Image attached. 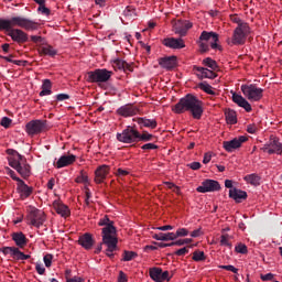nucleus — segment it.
<instances>
[{
	"label": "nucleus",
	"mask_w": 282,
	"mask_h": 282,
	"mask_svg": "<svg viewBox=\"0 0 282 282\" xmlns=\"http://www.w3.org/2000/svg\"><path fill=\"white\" fill-rule=\"evenodd\" d=\"M175 239L178 237H188V229L186 228H178L176 232L174 234Z\"/></svg>",
	"instance_id": "de8ad7c7"
},
{
	"label": "nucleus",
	"mask_w": 282,
	"mask_h": 282,
	"mask_svg": "<svg viewBox=\"0 0 282 282\" xmlns=\"http://www.w3.org/2000/svg\"><path fill=\"white\" fill-rule=\"evenodd\" d=\"M138 108H133V107H120L117 110V113H119V116H123V118H130L131 116H135V113H138Z\"/></svg>",
	"instance_id": "c756f323"
},
{
	"label": "nucleus",
	"mask_w": 282,
	"mask_h": 282,
	"mask_svg": "<svg viewBox=\"0 0 282 282\" xmlns=\"http://www.w3.org/2000/svg\"><path fill=\"white\" fill-rule=\"evenodd\" d=\"M199 89H202L203 91H205L206 94H209L212 96L215 94V91H213V86H210L206 83L199 84Z\"/></svg>",
	"instance_id": "37998d69"
},
{
	"label": "nucleus",
	"mask_w": 282,
	"mask_h": 282,
	"mask_svg": "<svg viewBox=\"0 0 282 282\" xmlns=\"http://www.w3.org/2000/svg\"><path fill=\"white\" fill-rule=\"evenodd\" d=\"M66 282H85V279L80 276L66 278Z\"/></svg>",
	"instance_id": "69168bd1"
},
{
	"label": "nucleus",
	"mask_w": 282,
	"mask_h": 282,
	"mask_svg": "<svg viewBox=\"0 0 282 282\" xmlns=\"http://www.w3.org/2000/svg\"><path fill=\"white\" fill-rule=\"evenodd\" d=\"M113 75V72L107 68H97L87 73L88 83H107L109 78Z\"/></svg>",
	"instance_id": "39448f33"
},
{
	"label": "nucleus",
	"mask_w": 282,
	"mask_h": 282,
	"mask_svg": "<svg viewBox=\"0 0 282 282\" xmlns=\"http://www.w3.org/2000/svg\"><path fill=\"white\" fill-rule=\"evenodd\" d=\"M104 246H107L106 254L109 257V259H113L116 250H118V237L110 238L108 242L102 239Z\"/></svg>",
	"instance_id": "412c9836"
},
{
	"label": "nucleus",
	"mask_w": 282,
	"mask_h": 282,
	"mask_svg": "<svg viewBox=\"0 0 282 282\" xmlns=\"http://www.w3.org/2000/svg\"><path fill=\"white\" fill-rule=\"evenodd\" d=\"M41 54H43L44 56H51L52 58H54V56L58 54V51H56L54 46L46 44L41 47Z\"/></svg>",
	"instance_id": "72a5a7b5"
},
{
	"label": "nucleus",
	"mask_w": 282,
	"mask_h": 282,
	"mask_svg": "<svg viewBox=\"0 0 282 282\" xmlns=\"http://www.w3.org/2000/svg\"><path fill=\"white\" fill-rule=\"evenodd\" d=\"M25 131L28 135H39V133L47 131V121L39 119L31 120L26 123Z\"/></svg>",
	"instance_id": "0eeeda50"
},
{
	"label": "nucleus",
	"mask_w": 282,
	"mask_h": 282,
	"mask_svg": "<svg viewBox=\"0 0 282 282\" xmlns=\"http://www.w3.org/2000/svg\"><path fill=\"white\" fill-rule=\"evenodd\" d=\"M230 236H228V234L223 235L220 237V246H226L227 248H232V243H230V241H228Z\"/></svg>",
	"instance_id": "a18cd8bd"
},
{
	"label": "nucleus",
	"mask_w": 282,
	"mask_h": 282,
	"mask_svg": "<svg viewBox=\"0 0 282 282\" xmlns=\"http://www.w3.org/2000/svg\"><path fill=\"white\" fill-rule=\"evenodd\" d=\"M188 169H192V171H199L202 169V163L199 162H192L187 164Z\"/></svg>",
	"instance_id": "bf43d9fd"
},
{
	"label": "nucleus",
	"mask_w": 282,
	"mask_h": 282,
	"mask_svg": "<svg viewBox=\"0 0 282 282\" xmlns=\"http://www.w3.org/2000/svg\"><path fill=\"white\" fill-rule=\"evenodd\" d=\"M241 91L250 102H259L263 98V88H259L256 85H242Z\"/></svg>",
	"instance_id": "423d86ee"
},
{
	"label": "nucleus",
	"mask_w": 282,
	"mask_h": 282,
	"mask_svg": "<svg viewBox=\"0 0 282 282\" xmlns=\"http://www.w3.org/2000/svg\"><path fill=\"white\" fill-rule=\"evenodd\" d=\"M78 243L85 250H91V248H94V243H96V240H94V237L91 236V234L86 232L79 236Z\"/></svg>",
	"instance_id": "aec40b11"
},
{
	"label": "nucleus",
	"mask_w": 282,
	"mask_h": 282,
	"mask_svg": "<svg viewBox=\"0 0 282 282\" xmlns=\"http://www.w3.org/2000/svg\"><path fill=\"white\" fill-rule=\"evenodd\" d=\"M140 129H158V121L154 119H147V117L137 119Z\"/></svg>",
	"instance_id": "a878e982"
},
{
	"label": "nucleus",
	"mask_w": 282,
	"mask_h": 282,
	"mask_svg": "<svg viewBox=\"0 0 282 282\" xmlns=\"http://www.w3.org/2000/svg\"><path fill=\"white\" fill-rule=\"evenodd\" d=\"M248 141V137L240 135L239 138H235L230 141H224L223 142V149L227 151V153H232V151L237 149H241V145L243 142Z\"/></svg>",
	"instance_id": "ddd939ff"
},
{
	"label": "nucleus",
	"mask_w": 282,
	"mask_h": 282,
	"mask_svg": "<svg viewBox=\"0 0 282 282\" xmlns=\"http://www.w3.org/2000/svg\"><path fill=\"white\" fill-rule=\"evenodd\" d=\"M53 208L56 210L57 215H61V217H69L70 215L69 207L58 200L53 202Z\"/></svg>",
	"instance_id": "393cba45"
},
{
	"label": "nucleus",
	"mask_w": 282,
	"mask_h": 282,
	"mask_svg": "<svg viewBox=\"0 0 282 282\" xmlns=\"http://www.w3.org/2000/svg\"><path fill=\"white\" fill-rule=\"evenodd\" d=\"M229 197L231 199H235V202H241V199H248V193L245 191L238 189L237 187H234L229 189Z\"/></svg>",
	"instance_id": "cd10ccee"
},
{
	"label": "nucleus",
	"mask_w": 282,
	"mask_h": 282,
	"mask_svg": "<svg viewBox=\"0 0 282 282\" xmlns=\"http://www.w3.org/2000/svg\"><path fill=\"white\" fill-rule=\"evenodd\" d=\"M75 182L77 184H87V182H89V175L87 174V172H85V170H82Z\"/></svg>",
	"instance_id": "4c0bfd02"
},
{
	"label": "nucleus",
	"mask_w": 282,
	"mask_h": 282,
	"mask_svg": "<svg viewBox=\"0 0 282 282\" xmlns=\"http://www.w3.org/2000/svg\"><path fill=\"white\" fill-rule=\"evenodd\" d=\"M115 175L117 177H127V175H129V171L123 169H117V171L115 172Z\"/></svg>",
	"instance_id": "4d7b16f0"
},
{
	"label": "nucleus",
	"mask_w": 282,
	"mask_h": 282,
	"mask_svg": "<svg viewBox=\"0 0 282 282\" xmlns=\"http://www.w3.org/2000/svg\"><path fill=\"white\" fill-rule=\"evenodd\" d=\"M1 127H4V129H8L10 128V126L12 124V119L8 118V117H3L1 119V122H0Z\"/></svg>",
	"instance_id": "5fc2aeb1"
},
{
	"label": "nucleus",
	"mask_w": 282,
	"mask_h": 282,
	"mask_svg": "<svg viewBox=\"0 0 282 282\" xmlns=\"http://www.w3.org/2000/svg\"><path fill=\"white\" fill-rule=\"evenodd\" d=\"M110 171L111 167L109 165L98 166L95 171V184H105Z\"/></svg>",
	"instance_id": "f3484780"
},
{
	"label": "nucleus",
	"mask_w": 282,
	"mask_h": 282,
	"mask_svg": "<svg viewBox=\"0 0 282 282\" xmlns=\"http://www.w3.org/2000/svg\"><path fill=\"white\" fill-rule=\"evenodd\" d=\"M260 279L261 281H272V279H274V274L273 273L261 274Z\"/></svg>",
	"instance_id": "e2e57ef3"
},
{
	"label": "nucleus",
	"mask_w": 282,
	"mask_h": 282,
	"mask_svg": "<svg viewBox=\"0 0 282 282\" xmlns=\"http://www.w3.org/2000/svg\"><path fill=\"white\" fill-rule=\"evenodd\" d=\"M135 257H138V253L134 251H123V261H132Z\"/></svg>",
	"instance_id": "c03bdc74"
},
{
	"label": "nucleus",
	"mask_w": 282,
	"mask_h": 282,
	"mask_svg": "<svg viewBox=\"0 0 282 282\" xmlns=\"http://www.w3.org/2000/svg\"><path fill=\"white\" fill-rule=\"evenodd\" d=\"M98 226H105L101 229V237L105 240L106 243H109L111 238H116L117 230L116 226H113V220L109 219V216H104L99 223Z\"/></svg>",
	"instance_id": "20e7f679"
},
{
	"label": "nucleus",
	"mask_w": 282,
	"mask_h": 282,
	"mask_svg": "<svg viewBox=\"0 0 282 282\" xmlns=\"http://www.w3.org/2000/svg\"><path fill=\"white\" fill-rule=\"evenodd\" d=\"M261 151L269 155H282V143L279 142V138L271 135L269 141L261 148Z\"/></svg>",
	"instance_id": "1a4fd4ad"
},
{
	"label": "nucleus",
	"mask_w": 282,
	"mask_h": 282,
	"mask_svg": "<svg viewBox=\"0 0 282 282\" xmlns=\"http://www.w3.org/2000/svg\"><path fill=\"white\" fill-rule=\"evenodd\" d=\"M35 270H36L37 274H45V267H43V264H41V263H36Z\"/></svg>",
	"instance_id": "0e129e2a"
},
{
	"label": "nucleus",
	"mask_w": 282,
	"mask_h": 282,
	"mask_svg": "<svg viewBox=\"0 0 282 282\" xmlns=\"http://www.w3.org/2000/svg\"><path fill=\"white\" fill-rule=\"evenodd\" d=\"M18 191H19L22 199H28V197H30V195H32L34 188L28 186V184H25L24 181H20V183H18Z\"/></svg>",
	"instance_id": "bb28decb"
},
{
	"label": "nucleus",
	"mask_w": 282,
	"mask_h": 282,
	"mask_svg": "<svg viewBox=\"0 0 282 282\" xmlns=\"http://www.w3.org/2000/svg\"><path fill=\"white\" fill-rule=\"evenodd\" d=\"M150 276H151L152 281L161 282V280H162V269H160V268L150 269Z\"/></svg>",
	"instance_id": "e433bc0d"
},
{
	"label": "nucleus",
	"mask_w": 282,
	"mask_h": 282,
	"mask_svg": "<svg viewBox=\"0 0 282 282\" xmlns=\"http://www.w3.org/2000/svg\"><path fill=\"white\" fill-rule=\"evenodd\" d=\"M203 65L208 68L194 66V72H198L197 76L198 78H210L212 80L215 79L217 76V69H219V66L217 65V62L210 57H207L203 59Z\"/></svg>",
	"instance_id": "f03ea898"
},
{
	"label": "nucleus",
	"mask_w": 282,
	"mask_h": 282,
	"mask_svg": "<svg viewBox=\"0 0 282 282\" xmlns=\"http://www.w3.org/2000/svg\"><path fill=\"white\" fill-rule=\"evenodd\" d=\"M243 180L247 184H251V186H261V176H259V174H248Z\"/></svg>",
	"instance_id": "2f4dec72"
},
{
	"label": "nucleus",
	"mask_w": 282,
	"mask_h": 282,
	"mask_svg": "<svg viewBox=\"0 0 282 282\" xmlns=\"http://www.w3.org/2000/svg\"><path fill=\"white\" fill-rule=\"evenodd\" d=\"M123 15H124V17H130V18L135 17V8H134V7H131V6L127 7V8L123 10Z\"/></svg>",
	"instance_id": "49530a36"
},
{
	"label": "nucleus",
	"mask_w": 282,
	"mask_h": 282,
	"mask_svg": "<svg viewBox=\"0 0 282 282\" xmlns=\"http://www.w3.org/2000/svg\"><path fill=\"white\" fill-rule=\"evenodd\" d=\"M197 193H215L221 191V185L215 180L207 178L196 188Z\"/></svg>",
	"instance_id": "f8f14e48"
},
{
	"label": "nucleus",
	"mask_w": 282,
	"mask_h": 282,
	"mask_svg": "<svg viewBox=\"0 0 282 282\" xmlns=\"http://www.w3.org/2000/svg\"><path fill=\"white\" fill-rule=\"evenodd\" d=\"M12 240L18 248H25V246H28V238L25 237L24 232H13Z\"/></svg>",
	"instance_id": "c85d7f7f"
},
{
	"label": "nucleus",
	"mask_w": 282,
	"mask_h": 282,
	"mask_svg": "<svg viewBox=\"0 0 282 282\" xmlns=\"http://www.w3.org/2000/svg\"><path fill=\"white\" fill-rule=\"evenodd\" d=\"M14 28H22L28 32H34V30H39V23L23 17H12L8 20L0 19V30H6V32H9L8 36H10L12 41L19 44L28 43V41H30L28 33L21 29Z\"/></svg>",
	"instance_id": "f257e3e1"
},
{
	"label": "nucleus",
	"mask_w": 282,
	"mask_h": 282,
	"mask_svg": "<svg viewBox=\"0 0 282 282\" xmlns=\"http://www.w3.org/2000/svg\"><path fill=\"white\" fill-rule=\"evenodd\" d=\"M250 34V25L240 24L234 30L232 37L227 39L228 45H245Z\"/></svg>",
	"instance_id": "7ed1b4c3"
},
{
	"label": "nucleus",
	"mask_w": 282,
	"mask_h": 282,
	"mask_svg": "<svg viewBox=\"0 0 282 282\" xmlns=\"http://www.w3.org/2000/svg\"><path fill=\"white\" fill-rule=\"evenodd\" d=\"M225 120L227 124H237V111L226 108L225 109Z\"/></svg>",
	"instance_id": "7c9ffc66"
},
{
	"label": "nucleus",
	"mask_w": 282,
	"mask_h": 282,
	"mask_svg": "<svg viewBox=\"0 0 282 282\" xmlns=\"http://www.w3.org/2000/svg\"><path fill=\"white\" fill-rule=\"evenodd\" d=\"M143 151H151L158 149V145L155 143H145L141 147Z\"/></svg>",
	"instance_id": "13d9d810"
},
{
	"label": "nucleus",
	"mask_w": 282,
	"mask_h": 282,
	"mask_svg": "<svg viewBox=\"0 0 282 282\" xmlns=\"http://www.w3.org/2000/svg\"><path fill=\"white\" fill-rule=\"evenodd\" d=\"M176 257H185V254H188V247L181 248L174 252Z\"/></svg>",
	"instance_id": "6e6d98bb"
},
{
	"label": "nucleus",
	"mask_w": 282,
	"mask_h": 282,
	"mask_svg": "<svg viewBox=\"0 0 282 282\" xmlns=\"http://www.w3.org/2000/svg\"><path fill=\"white\" fill-rule=\"evenodd\" d=\"M235 250L238 254H248V247L245 243H238Z\"/></svg>",
	"instance_id": "79ce46f5"
},
{
	"label": "nucleus",
	"mask_w": 282,
	"mask_h": 282,
	"mask_svg": "<svg viewBox=\"0 0 282 282\" xmlns=\"http://www.w3.org/2000/svg\"><path fill=\"white\" fill-rule=\"evenodd\" d=\"M124 63H127V62L123 61V59H116L113 62L115 67H117V69H123L124 68Z\"/></svg>",
	"instance_id": "680f3d73"
},
{
	"label": "nucleus",
	"mask_w": 282,
	"mask_h": 282,
	"mask_svg": "<svg viewBox=\"0 0 282 282\" xmlns=\"http://www.w3.org/2000/svg\"><path fill=\"white\" fill-rule=\"evenodd\" d=\"M173 28L175 34H178L182 37L188 34V31L191 30V28H193V23L188 20H178L177 22H175Z\"/></svg>",
	"instance_id": "dca6fc26"
},
{
	"label": "nucleus",
	"mask_w": 282,
	"mask_h": 282,
	"mask_svg": "<svg viewBox=\"0 0 282 282\" xmlns=\"http://www.w3.org/2000/svg\"><path fill=\"white\" fill-rule=\"evenodd\" d=\"M31 41L32 43H43V41H45V39H43V36L41 35H31Z\"/></svg>",
	"instance_id": "052dcab7"
},
{
	"label": "nucleus",
	"mask_w": 282,
	"mask_h": 282,
	"mask_svg": "<svg viewBox=\"0 0 282 282\" xmlns=\"http://www.w3.org/2000/svg\"><path fill=\"white\" fill-rule=\"evenodd\" d=\"M153 140V134L143 131L142 133L139 132L138 142H151Z\"/></svg>",
	"instance_id": "58836bf2"
},
{
	"label": "nucleus",
	"mask_w": 282,
	"mask_h": 282,
	"mask_svg": "<svg viewBox=\"0 0 282 282\" xmlns=\"http://www.w3.org/2000/svg\"><path fill=\"white\" fill-rule=\"evenodd\" d=\"M52 94V80L44 79L42 84V91L40 96H50Z\"/></svg>",
	"instance_id": "c9c22d12"
},
{
	"label": "nucleus",
	"mask_w": 282,
	"mask_h": 282,
	"mask_svg": "<svg viewBox=\"0 0 282 282\" xmlns=\"http://www.w3.org/2000/svg\"><path fill=\"white\" fill-rule=\"evenodd\" d=\"M138 138H140V132L132 127H128L121 133H117L118 142H123V144H133V142H138Z\"/></svg>",
	"instance_id": "6e6552de"
},
{
	"label": "nucleus",
	"mask_w": 282,
	"mask_h": 282,
	"mask_svg": "<svg viewBox=\"0 0 282 282\" xmlns=\"http://www.w3.org/2000/svg\"><path fill=\"white\" fill-rule=\"evenodd\" d=\"M218 268H220V270H227L228 272H234V274H237V272H239V269L235 268V265L232 264L219 265Z\"/></svg>",
	"instance_id": "3c124183"
},
{
	"label": "nucleus",
	"mask_w": 282,
	"mask_h": 282,
	"mask_svg": "<svg viewBox=\"0 0 282 282\" xmlns=\"http://www.w3.org/2000/svg\"><path fill=\"white\" fill-rule=\"evenodd\" d=\"M247 131H248L249 133H251V134H254V133H257L258 128H257L256 124H249V126H247Z\"/></svg>",
	"instance_id": "338daca9"
},
{
	"label": "nucleus",
	"mask_w": 282,
	"mask_h": 282,
	"mask_svg": "<svg viewBox=\"0 0 282 282\" xmlns=\"http://www.w3.org/2000/svg\"><path fill=\"white\" fill-rule=\"evenodd\" d=\"M153 239H156V241H175V232H160L155 234L153 236Z\"/></svg>",
	"instance_id": "473e14b6"
},
{
	"label": "nucleus",
	"mask_w": 282,
	"mask_h": 282,
	"mask_svg": "<svg viewBox=\"0 0 282 282\" xmlns=\"http://www.w3.org/2000/svg\"><path fill=\"white\" fill-rule=\"evenodd\" d=\"M37 12H41V14H44V17H50L52 14V11L50 10V8L45 7V4L39 7Z\"/></svg>",
	"instance_id": "8fccbe9b"
},
{
	"label": "nucleus",
	"mask_w": 282,
	"mask_h": 282,
	"mask_svg": "<svg viewBox=\"0 0 282 282\" xmlns=\"http://www.w3.org/2000/svg\"><path fill=\"white\" fill-rule=\"evenodd\" d=\"M199 41H210L212 50H221V46L217 44L219 42V34L216 32L203 31Z\"/></svg>",
	"instance_id": "4468645a"
},
{
	"label": "nucleus",
	"mask_w": 282,
	"mask_h": 282,
	"mask_svg": "<svg viewBox=\"0 0 282 282\" xmlns=\"http://www.w3.org/2000/svg\"><path fill=\"white\" fill-rule=\"evenodd\" d=\"M53 260H54V256L51 253L45 254L43 258V261H44L46 268H52Z\"/></svg>",
	"instance_id": "09e8293b"
},
{
	"label": "nucleus",
	"mask_w": 282,
	"mask_h": 282,
	"mask_svg": "<svg viewBox=\"0 0 282 282\" xmlns=\"http://www.w3.org/2000/svg\"><path fill=\"white\" fill-rule=\"evenodd\" d=\"M192 259L196 262L206 261V254L204 253V251H194Z\"/></svg>",
	"instance_id": "ea45409f"
},
{
	"label": "nucleus",
	"mask_w": 282,
	"mask_h": 282,
	"mask_svg": "<svg viewBox=\"0 0 282 282\" xmlns=\"http://www.w3.org/2000/svg\"><path fill=\"white\" fill-rule=\"evenodd\" d=\"M127 274L122 271L119 272L118 282H127Z\"/></svg>",
	"instance_id": "774afa93"
},
{
	"label": "nucleus",
	"mask_w": 282,
	"mask_h": 282,
	"mask_svg": "<svg viewBox=\"0 0 282 282\" xmlns=\"http://www.w3.org/2000/svg\"><path fill=\"white\" fill-rule=\"evenodd\" d=\"M15 250H17V247H2V248H0V252H2V254H4V256L10 254V257L14 256Z\"/></svg>",
	"instance_id": "a19ab883"
},
{
	"label": "nucleus",
	"mask_w": 282,
	"mask_h": 282,
	"mask_svg": "<svg viewBox=\"0 0 282 282\" xmlns=\"http://www.w3.org/2000/svg\"><path fill=\"white\" fill-rule=\"evenodd\" d=\"M28 221L31 226L35 228H41L43 224H45V213L41 209H36L35 207L31 208L28 214Z\"/></svg>",
	"instance_id": "9d476101"
},
{
	"label": "nucleus",
	"mask_w": 282,
	"mask_h": 282,
	"mask_svg": "<svg viewBox=\"0 0 282 282\" xmlns=\"http://www.w3.org/2000/svg\"><path fill=\"white\" fill-rule=\"evenodd\" d=\"M12 259H15V261H22L23 251H21L19 248L15 247V251L13 252Z\"/></svg>",
	"instance_id": "864d4df0"
},
{
	"label": "nucleus",
	"mask_w": 282,
	"mask_h": 282,
	"mask_svg": "<svg viewBox=\"0 0 282 282\" xmlns=\"http://www.w3.org/2000/svg\"><path fill=\"white\" fill-rule=\"evenodd\" d=\"M76 162V155H63L58 159L55 166L56 169H64V166H69V164H74Z\"/></svg>",
	"instance_id": "5701e85b"
},
{
	"label": "nucleus",
	"mask_w": 282,
	"mask_h": 282,
	"mask_svg": "<svg viewBox=\"0 0 282 282\" xmlns=\"http://www.w3.org/2000/svg\"><path fill=\"white\" fill-rule=\"evenodd\" d=\"M202 101L197 99V97L188 94L185 97H183L180 102L175 105V107H202Z\"/></svg>",
	"instance_id": "a211bd4d"
},
{
	"label": "nucleus",
	"mask_w": 282,
	"mask_h": 282,
	"mask_svg": "<svg viewBox=\"0 0 282 282\" xmlns=\"http://www.w3.org/2000/svg\"><path fill=\"white\" fill-rule=\"evenodd\" d=\"M232 23H237L238 28H241V25H249L247 22H243L241 18L237 15H231Z\"/></svg>",
	"instance_id": "603ef678"
},
{
	"label": "nucleus",
	"mask_w": 282,
	"mask_h": 282,
	"mask_svg": "<svg viewBox=\"0 0 282 282\" xmlns=\"http://www.w3.org/2000/svg\"><path fill=\"white\" fill-rule=\"evenodd\" d=\"M11 169H14V171H17L24 180H28V177L32 175V167L28 164V159H25V156L24 161H13Z\"/></svg>",
	"instance_id": "9b49d317"
},
{
	"label": "nucleus",
	"mask_w": 282,
	"mask_h": 282,
	"mask_svg": "<svg viewBox=\"0 0 282 282\" xmlns=\"http://www.w3.org/2000/svg\"><path fill=\"white\" fill-rule=\"evenodd\" d=\"M174 113H184L185 111H189V113L195 118V120H199L202 118V113H204V108L202 107H174L172 108Z\"/></svg>",
	"instance_id": "2eb2a0df"
},
{
	"label": "nucleus",
	"mask_w": 282,
	"mask_h": 282,
	"mask_svg": "<svg viewBox=\"0 0 282 282\" xmlns=\"http://www.w3.org/2000/svg\"><path fill=\"white\" fill-rule=\"evenodd\" d=\"M163 45H165V47H170V50H184V47H186L184 40L175 37L164 39Z\"/></svg>",
	"instance_id": "6ab92c4d"
},
{
	"label": "nucleus",
	"mask_w": 282,
	"mask_h": 282,
	"mask_svg": "<svg viewBox=\"0 0 282 282\" xmlns=\"http://www.w3.org/2000/svg\"><path fill=\"white\" fill-rule=\"evenodd\" d=\"M7 153L8 155H11L8 158L10 166H14L13 162H25V156L21 155L17 150L8 149Z\"/></svg>",
	"instance_id": "b1692460"
},
{
	"label": "nucleus",
	"mask_w": 282,
	"mask_h": 282,
	"mask_svg": "<svg viewBox=\"0 0 282 282\" xmlns=\"http://www.w3.org/2000/svg\"><path fill=\"white\" fill-rule=\"evenodd\" d=\"M159 65L163 67V69H174L177 65V57L169 56L159 58Z\"/></svg>",
	"instance_id": "4be33fe9"
},
{
	"label": "nucleus",
	"mask_w": 282,
	"mask_h": 282,
	"mask_svg": "<svg viewBox=\"0 0 282 282\" xmlns=\"http://www.w3.org/2000/svg\"><path fill=\"white\" fill-rule=\"evenodd\" d=\"M232 101L238 105V107H250V104L248 102V100H246V98H243V96L234 93L232 94Z\"/></svg>",
	"instance_id": "f704fd0d"
}]
</instances>
